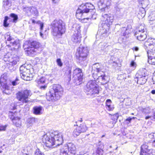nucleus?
<instances>
[{
    "label": "nucleus",
    "instance_id": "f257e3e1",
    "mask_svg": "<svg viewBox=\"0 0 155 155\" xmlns=\"http://www.w3.org/2000/svg\"><path fill=\"white\" fill-rule=\"evenodd\" d=\"M42 141L45 146L51 148L61 144L63 141L62 134L54 132L51 135L49 133L44 135L42 138Z\"/></svg>",
    "mask_w": 155,
    "mask_h": 155
},
{
    "label": "nucleus",
    "instance_id": "f03ea898",
    "mask_svg": "<svg viewBox=\"0 0 155 155\" xmlns=\"http://www.w3.org/2000/svg\"><path fill=\"white\" fill-rule=\"evenodd\" d=\"M107 8H101V18L102 23L99 31V34L101 35H106L109 27L113 21L114 17L109 13L107 11Z\"/></svg>",
    "mask_w": 155,
    "mask_h": 155
},
{
    "label": "nucleus",
    "instance_id": "7ed1b4c3",
    "mask_svg": "<svg viewBox=\"0 0 155 155\" xmlns=\"http://www.w3.org/2000/svg\"><path fill=\"white\" fill-rule=\"evenodd\" d=\"M104 71V66L101 64L96 63L93 65L92 73L93 78L97 82L103 85L107 82L106 80L107 77Z\"/></svg>",
    "mask_w": 155,
    "mask_h": 155
},
{
    "label": "nucleus",
    "instance_id": "20e7f679",
    "mask_svg": "<svg viewBox=\"0 0 155 155\" xmlns=\"http://www.w3.org/2000/svg\"><path fill=\"white\" fill-rule=\"evenodd\" d=\"M95 9L94 6L91 3H87L81 4L76 12V16L77 18L80 19L83 17L94 15Z\"/></svg>",
    "mask_w": 155,
    "mask_h": 155
},
{
    "label": "nucleus",
    "instance_id": "39448f33",
    "mask_svg": "<svg viewBox=\"0 0 155 155\" xmlns=\"http://www.w3.org/2000/svg\"><path fill=\"white\" fill-rule=\"evenodd\" d=\"M63 93V89L59 84H54L46 97L48 101H56L59 99Z\"/></svg>",
    "mask_w": 155,
    "mask_h": 155
},
{
    "label": "nucleus",
    "instance_id": "423d86ee",
    "mask_svg": "<svg viewBox=\"0 0 155 155\" xmlns=\"http://www.w3.org/2000/svg\"><path fill=\"white\" fill-rule=\"evenodd\" d=\"M52 32L54 36L61 35L65 31V24L61 20H55L51 24Z\"/></svg>",
    "mask_w": 155,
    "mask_h": 155
},
{
    "label": "nucleus",
    "instance_id": "0eeeda50",
    "mask_svg": "<svg viewBox=\"0 0 155 155\" xmlns=\"http://www.w3.org/2000/svg\"><path fill=\"white\" fill-rule=\"evenodd\" d=\"M23 47L27 54L32 56L34 54L35 52V49H40L41 50L43 47L40 43L36 41L26 42L24 44Z\"/></svg>",
    "mask_w": 155,
    "mask_h": 155
},
{
    "label": "nucleus",
    "instance_id": "6e6552de",
    "mask_svg": "<svg viewBox=\"0 0 155 155\" xmlns=\"http://www.w3.org/2000/svg\"><path fill=\"white\" fill-rule=\"evenodd\" d=\"M88 51L86 47L81 45L77 50L76 55L78 62L81 64H84L86 59Z\"/></svg>",
    "mask_w": 155,
    "mask_h": 155
},
{
    "label": "nucleus",
    "instance_id": "1a4fd4ad",
    "mask_svg": "<svg viewBox=\"0 0 155 155\" xmlns=\"http://www.w3.org/2000/svg\"><path fill=\"white\" fill-rule=\"evenodd\" d=\"M95 82V80H90L87 84L86 90L87 92V94L91 95V97H94L95 94H98L99 92L98 85Z\"/></svg>",
    "mask_w": 155,
    "mask_h": 155
},
{
    "label": "nucleus",
    "instance_id": "9d476101",
    "mask_svg": "<svg viewBox=\"0 0 155 155\" xmlns=\"http://www.w3.org/2000/svg\"><path fill=\"white\" fill-rule=\"evenodd\" d=\"M76 147L74 143H69L63 146L60 150L61 155H74Z\"/></svg>",
    "mask_w": 155,
    "mask_h": 155
},
{
    "label": "nucleus",
    "instance_id": "9b49d317",
    "mask_svg": "<svg viewBox=\"0 0 155 155\" xmlns=\"http://www.w3.org/2000/svg\"><path fill=\"white\" fill-rule=\"evenodd\" d=\"M80 26L78 24L74 25L72 26V31L74 34L71 38V41L75 44H78L81 42Z\"/></svg>",
    "mask_w": 155,
    "mask_h": 155
},
{
    "label": "nucleus",
    "instance_id": "f8f14e48",
    "mask_svg": "<svg viewBox=\"0 0 155 155\" xmlns=\"http://www.w3.org/2000/svg\"><path fill=\"white\" fill-rule=\"evenodd\" d=\"M145 72L146 70L144 69H140L137 72L134 80L138 84L142 85L146 82L147 77Z\"/></svg>",
    "mask_w": 155,
    "mask_h": 155
},
{
    "label": "nucleus",
    "instance_id": "ddd939ff",
    "mask_svg": "<svg viewBox=\"0 0 155 155\" xmlns=\"http://www.w3.org/2000/svg\"><path fill=\"white\" fill-rule=\"evenodd\" d=\"M147 31L143 24L140 25L135 33V36L139 41H144L147 38Z\"/></svg>",
    "mask_w": 155,
    "mask_h": 155
},
{
    "label": "nucleus",
    "instance_id": "4468645a",
    "mask_svg": "<svg viewBox=\"0 0 155 155\" xmlns=\"http://www.w3.org/2000/svg\"><path fill=\"white\" fill-rule=\"evenodd\" d=\"M12 107V109L9 111V117L14 125L17 127H20L21 126V123L20 118L16 116V112L15 110L16 109V107Z\"/></svg>",
    "mask_w": 155,
    "mask_h": 155
},
{
    "label": "nucleus",
    "instance_id": "2eb2a0df",
    "mask_svg": "<svg viewBox=\"0 0 155 155\" xmlns=\"http://www.w3.org/2000/svg\"><path fill=\"white\" fill-rule=\"evenodd\" d=\"M82 121V118H81L79 120L75 122L76 125L77 126L78 125L79 126L76 129H74L73 131V135L75 137L79 135L80 134L85 132L87 130V127L85 124H79V123L81 122ZM74 125L75 126L76 125L74 124Z\"/></svg>",
    "mask_w": 155,
    "mask_h": 155
},
{
    "label": "nucleus",
    "instance_id": "dca6fc26",
    "mask_svg": "<svg viewBox=\"0 0 155 155\" xmlns=\"http://www.w3.org/2000/svg\"><path fill=\"white\" fill-rule=\"evenodd\" d=\"M20 76L22 79L26 81H30L32 79V75L30 74V70L25 65L20 67Z\"/></svg>",
    "mask_w": 155,
    "mask_h": 155
},
{
    "label": "nucleus",
    "instance_id": "f3484780",
    "mask_svg": "<svg viewBox=\"0 0 155 155\" xmlns=\"http://www.w3.org/2000/svg\"><path fill=\"white\" fill-rule=\"evenodd\" d=\"M31 91L29 90H26L21 92H19L16 94V97L18 100L23 103H26L28 101V96L31 95Z\"/></svg>",
    "mask_w": 155,
    "mask_h": 155
},
{
    "label": "nucleus",
    "instance_id": "a211bd4d",
    "mask_svg": "<svg viewBox=\"0 0 155 155\" xmlns=\"http://www.w3.org/2000/svg\"><path fill=\"white\" fill-rule=\"evenodd\" d=\"M140 155H154L153 150L149 148L148 143H145L141 147Z\"/></svg>",
    "mask_w": 155,
    "mask_h": 155
},
{
    "label": "nucleus",
    "instance_id": "6ab92c4d",
    "mask_svg": "<svg viewBox=\"0 0 155 155\" xmlns=\"http://www.w3.org/2000/svg\"><path fill=\"white\" fill-rule=\"evenodd\" d=\"M35 82L38 84V86L41 89L45 90L47 87V81L46 78L42 77L40 78H37Z\"/></svg>",
    "mask_w": 155,
    "mask_h": 155
},
{
    "label": "nucleus",
    "instance_id": "aec40b11",
    "mask_svg": "<svg viewBox=\"0 0 155 155\" xmlns=\"http://www.w3.org/2000/svg\"><path fill=\"white\" fill-rule=\"evenodd\" d=\"M0 83L1 86L4 89L3 91V92L6 94H8L9 92V87L7 85L5 79L2 75L0 79Z\"/></svg>",
    "mask_w": 155,
    "mask_h": 155
},
{
    "label": "nucleus",
    "instance_id": "412c9836",
    "mask_svg": "<svg viewBox=\"0 0 155 155\" xmlns=\"http://www.w3.org/2000/svg\"><path fill=\"white\" fill-rule=\"evenodd\" d=\"M145 46L150 50L155 51V39H148L145 43Z\"/></svg>",
    "mask_w": 155,
    "mask_h": 155
},
{
    "label": "nucleus",
    "instance_id": "4be33fe9",
    "mask_svg": "<svg viewBox=\"0 0 155 155\" xmlns=\"http://www.w3.org/2000/svg\"><path fill=\"white\" fill-rule=\"evenodd\" d=\"M111 4V0H100L98 3L99 8H107L106 11L108 9V7Z\"/></svg>",
    "mask_w": 155,
    "mask_h": 155
},
{
    "label": "nucleus",
    "instance_id": "5701e85b",
    "mask_svg": "<svg viewBox=\"0 0 155 155\" xmlns=\"http://www.w3.org/2000/svg\"><path fill=\"white\" fill-rule=\"evenodd\" d=\"M25 11L28 14V15L30 16L34 15V16H37L38 12L36 8L34 7H27L25 8Z\"/></svg>",
    "mask_w": 155,
    "mask_h": 155
},
{
    "label": "nucleus",
    "instance_id": "b1692460",
    "mask_svg": "<svg viewBox=\"0 0 155 155\" xmlns=\"http://www.w3.org/2000/svg\"><path fill=\"white\" fill-rule=\"evenodd\" d=\"M98 146L96 151L94 153L93 155H105L103 150L104 148V145L101 142L98 143Z\"/></svg>",
    "mask_w": 155,
    "mask_h": 155
},
{
    "label": "nucleus",
    "instance_id": "393cba45",
    "mask_svg": "<svg viewBox=\"0 0 155 155\" xmlns=\"http://www.w3.org/2000/svg\"><path fill=\"white\" fill-rule=\"evenodd\" d=\"M38 121L39 119L38 118L28 117L26 120L27 126L28 127L31 126L34 123L38 122Z\"/></svg>",
    "mask_w": 155,
    "mask_h": 155
},
{
    "label": "nucleus",
    "instance_id": "a878e982",
    "mask_svg": "<svg viewBox=\"0 0 155 155\" xmlns=\"http://www.w3.org/2000/svg\"><path fill=\"white\" fill-rule=\"evenodd\" d=\"M121 33V35L127 38L129 37L128 35L130 33L129 30L126 27H122L120 29L119 31Z\"/></svg>",
    "mask_w": 155,
    "mask_h": 155
},
{
    "label": "nucleus",
    "instance_id": "bb28decb",
    "mask_svg": "<svg viewBox=\"0 0 155 155\" xmlns=\"http://www.w3.org/2000/svg\"><path fill=\"white\" fill-rule=\"evenodd\" d=\"M33 113L35 115H39L41 114L43 110L42 107H33Z\"/></svg>",
    "mask_w": 155,
    "mask_h": 155
},
{
    "label": "nucleus",
    "instance_id": "cd10ccee",
    "mask_svg": "<svg viewBox=\"0 0 155 155\" xmlns=\"http://www.w3.org/2000/svg\"><path fill=\"white\" fill-rule=\"evenodd\" d=\"M11 58V59H9V61H10V62L12 63V64L13 65L16 64L17 62L19 61V57L16 55Z\"/></svg>",
    "mask_w": 155,
    "mask_h": 155
},
{
    "label": "nucleus",
    "instance_id": "c85d7f7f",
    "mask_svg": "<svg viewBox=\"0 0 155 155\" xmlns=\"http://www.w3.org/2000/svg\"><path fill=\"white\" fill-rule=\"evenodd\" d=\"M148 51L147 52L148 57L155 58V51H152L147 48Z\"/></svg>",
    "mask_w": 155,
    "mask_h": 155
},
{
    "label": "nucleus",
    "instance_id": "c756f323",
    "mask_svg": "<svg viewBox=\"0 0 155 155\" xmlns=\"http://www.w3.org/2000/svg\"><path fill=\"white\" fill-rule=\"evenodd\" d=\"M116 10L117 13L118 15V17L120 18L121 17H122L124 15L123 13L124 11L122 9H120L119 8H116Z\"/></svg>",
    "mask_w": 155,
    "mask_h": 155
},
{
    "label": "nucleus",
    "instance_id": "7c9ffc66",
    "mask_svg": "<svg viewBox=\"0 0 155 155\" xmlns=\"http://www.w3.org/2000/svg\"><path fill=\"white\" fill-rule=\"evenodd\" d=\"M75 78H76L78 80V81H79L80 83L82 82V80L83 78V74L82 72H81L80 73L77 74L76 76L74 77Z\"/></svg>",
    "mask_w": 155,
    "mask_h": 155
},
{
    "label": "nucleus",
    "instance_id": "2f4dec72",
    "mask_svg": "<svg viewBox=\"0 0 155 155\" xmlns=\"http://www.w3.org/2000/svg\"><path fill=\"white\" fill-rule=\"evenodd\" d=\"M109 115L111 116V119L115 122L117 121V120L119 117V115L118 113H117L115 114H114L112 115L109 114Z\"/></svg>",
    "mask_w": 155,
    "mask_h": 155
},
{
    "label": "nucleus",
    "instance_id": "473e14b6",
    "mask_svg": "<svg viewBox=\"0 0 155 155\" xmlns=\"http://www.w3.org/2000/svg\"><path fill=\"white\" fill-rule=\"evenodd\" d=\"M83 17L82 18H81H81V22L82 23H86L87 22V21L89 19H91V18H92L93 19H95V18H94V16H88V17L86 18H83Z\"/></svg>",
    "mask_w": 155,
    "mask_h": 155
},
{
    "label": "nucleus",
    "instance_id": "72a5a7b5",
    "mask_svg": "<svg viewBox=\"0 0 155 155\" xmlns=\"http://www.w3.org/2000/svg\"><path fill=\"white\" fill-rule=\"evenodd\" d=\"M10 16L11 18H12V22H13L16 23L18 18V16L17 15L14 13H11Z\"/></svg>",
    "mask_w": 155,
    "mask_h": 155
},
{
    "label": "nucleus",
    "instance_id": "f704fd0d",
    "mask_svg": "<svg viewBox=\"0 0 155 155\" xmlns=\"http://www.w3.org/2000/svg\"><path fill=\"white\" fill-rule=\"evenodd\" d=\"M3 5L5 8H8L11 5V3L8 0L3 1Z\"/></svg>",
    "mask_w": 155,
    "mask_h": 155
},
{
    "label": "nucleus",
    "instance_id": "c9c22d12",
    "mask_svg": "<svg viewBox=\"0 0 155 155\" xmlns=\"http://www.w3.org/2000/svg\"><path fill=\"white\" fill-rule=\"evenodd\" d=\"M151 16V19L152 20L150 21V25H153V26H152V27H153V28H155V12L153 16H152L150 15Z\"/></svg>",
    "mask_w": 155,
    "mask_h": 155
},
{
    "label": "nucleus",
    "instance_id": "e433bc0d",
    "mask_svg": "<svg viewBox=\"0 0 155 155\" xmlns=\"http://www.w3.org/2000/svg\"><path fill=\"white\" fill-rule=\"evenodd\" d=\"M149 3V0H142L141 4L142 7L146 8Z\"/></svg>",
    "mask_w": 155,
    "mask_h": 155
},
{
    "label": "nucleus",
    "instance_id": "4c0bfd02",
    "mask_svg": "<svg viewBox=\"0 0 155 155\" xmlns=\"http://www.w3.org/2000/svg\"><path fill=\"white\" fill-rule=\"evenodd\" d=\"M148 62L150 64L155 65V58L148 57Z\"/></svg>",
    "mask_w": 155,
    "mask_h": 155
},
{
    "label": "nucleus",
    "instance_id": "58836bf2",
    "mask_svg": "<svg viewBox=\"0 0 155 155\" xmlns=\"http://www.w3.org/2000/svg\"><path fill=\"white\" fill-rule=\"evenodd\" d=\"M5 38L6 40L8 41H12L14 40L13 38L10 35L9 33H8L5 35Z\"/></svg>",
    "mask_w": 155,
    "mask_h": 155
},
{
    "label": "nucleus",
    "instance_id": "ea45409f",
    "mask_svg": "<svg viewBox=\"0 0 155 155\" xmlns=\"http://www.w3.org/2000/svg\"><path fill=\"white\" fill-rule=\"evenodd\" d=\"M82 72L81 70L79 68H76L73 72L74 77H75L77 74L80 73Z\"/></svg>",
    "mask_w": 155,
    "mask_h": 155
},
{
    "label": "nucleus",
    "instance_id": "a19ab883",
    "mask_svg": "<svg viewBox=\"0 0 155 155\" xmlns=\"http://www.w3.org/2000/svg\"><path fill=\"white\" fill-rule=\"evenodd\" d=\"M145 8L143 7H142L140 8L139 10L140 14L141 13L142 16H144L145 15L146 11L145 9Z\"/></svg>",
    "mask_w": 155,
    "mask_h": 155
},
{
    "label": "nucleus",
    "instance_id": "79ce46f5",
    "mask_svg": "<svg viewBox=\"0 0 155 155\" xmlns=\"http://www.w3.org/2000/svg\"><path fill=\"white\" fill-rule=\"evenodd\" d=\"M8 19L9 18L7 16H5L4 20L3 25L5 27H7L8 25L9 24L7 22V21Z\"/></svg>",
    "mask_w": 155,
    "mask_h": 155
},
{
    "label": "nucleus",
    "instance_id": "37998d69",
    "mask_svg": "<svg viewBox=\"0 0 155 155\" xmlns=\"http://www.w3.org/2000/svg\"><path fill=\"white\" fill-rule=\"evenodd\" d=\"M34 155H44L38 149H36Z\"/></svg>",
    "mask_w": 155,
    "mask_h": 155
},
{
    "label": "nucleus",
    "instance_id": "c03bdc74",
    "mask_svg": "<svg viewBox=\"0 0 155 155\" xmlns=\"http://www.w3.org/2000/svg\"><path fill=\"white\" fill-rule=\"evenodd\" d=\"M10 44L11 46L12 45L13 46H14L15 45V46H17L19 43L18 41V40H15L14 41V40L13 41H12L11 42Z\"/></svg>",
    "mask_w": 155,
    "mask_h": 155
},
{
    "label": "nucleus",
    "instance_id": "a18cd8bd",
    "mask_svg": "<svg viewBox=\"0 0 155 155\" xmlns=\"http://www.w3.org/2000/svg\"><path fill=\"white\" fill-rule=\"evenodd\" d=\"M101 46L102 47H101V50H104L107 48H108L109 47H110L108 45H107V44L105 43H103V44Z\"/></svg>",
    "mask_w": 155,
    "mask_h": 155
},
{
    "label": "nucleus",
    "instance_id": "49530a36",
    "mask_svg": "<svg viewBox=\"0 0 155 155\" xmlns=\"http://www.w3.org/2000/svg\"><path fill=\"white\" fill-rule=\"evenodd\" d=\"M149 107H146V108L143 109V112H144L146 114H148L150 113L151 111L149 110Z\"/></svg>",
    "mask_w": 155,
    "mask_h": 155
},
{
    "label": "nucleus",
    "instance_id": "de8ad7c7",
    "mask_svg": "<svg viewBox=\"0 0 155 155\" xmlns=\"http://www.w3.org/2000/svg\"><path fill=\"white\" fill-rule=\"evenodd\" d=\"M111 101L110 99H107L106 102V105L107 107H110Z\"/></svg>",
    "mask_w": 155,
    "mask_h": 155
},
{
    "label": "nucleus",
    "instance_id": "09e8293b",
    "mask_svg": "<svg viewBox=\"0 0 155 155\" xmlns=\"http://www.w3.org/2000/svg\"><path fill=\"white\" fill-rule=\"evenodd\" d=\"M57 62L58 64L60 66H61L62 65V63L61 62V60L60 59H58L56 61Z\"/></svg>",
    "mask_w": 155,
    "mask_h": 155
},
{
    "label": "nucleus",
    "instance_id": "8fccbe9b",
    "mask_svg": "<svg viewBox=\"0 0 155 155\" xmlns=\"http://www.w3.org/2000/svg\"><path fill=\"white\" fill-rule=\"evenodd\" d=\"M105 110L109 111H112L114 109V107H105Z\"/></svg>",
    "mask_w": 155,
    "mask_h": 155
},
{
    "label": "nucleus",
    "instance_id": "3c124183",
    "mask_svg": "<svg viewBox=\"0 0 155 155\" xmlns=\"http://www.w3.org/2000/svg\"><path fill=\"white\" fill-rule=\"evenodd\" d=\"M18 78H16L15 81H12V84L13 86H15V85H16L18 83Z\"/></svg>",
    "mask_w": 155,
    "mask_h": 155
},
{
    "label": "nucleus",
    "instance_id": "603ef678",
    "mask_svg": "<svg viewBox=\"0 0 155 155\" xmlns=\"http://www.w3.org/2000/svg\"><path fill=\"white\" fill-rule=\"evenodd\" d=\"M6 127V126H0V131L5 130Z\"/></svg>",
    "mask_w": 155,
    "mask_h": 155
},
{
    "label": "nucleus",
    "instance_id": "864d4df0",
    "mask_svg": "<svg viewBox=\"0 0 155 155\" xmlns=\"http://www.w3.org/2000/svg\"><path fill=\"white\" fill-rule=\"evenodd\" d=\"M130 65V66L131 67H136V63L133 61L131 62Z\"/></svg>",
    "mask_w": 155,
    "mask_h": 155
},
{
    "label": "nucleus",
    "instance_id": "5fc2aeb1",
    "mask_svg": "<svg viewBox=\"0 0 155 155\" xmlns=\"http://www.w3.org/2000/svg\"><path fill=\"white\" fill-rule=\"evenodd\" d=\"M132 120V118L130 117H129L127 119H126V121H128V122H127V124H128L130 123V122L131 120Z\"/></svg>",
    "mask_w": 155,
    "mask_h": 155
},
{
    "label": "nucleus",
    "instance_id": "6e6d98bb",
    "mask_svg": "<svg viewBox=\"0 0 155 155\" xmlns=\"http://www.w3.org/2000/svg\"><path fill=\"white\" fill-rule=\"evenodd\" d=\"M154 133H152L151 134H150L149 135V137L151 138H153L154 137V135H153Z\"/></svg>",
    "mask_w": 155,
    "mask_h": 155
},
{
    "label": "nucleus",
    "instance_id": "4d7b16f0",
    "mask_svg": "<svg viewBox=\"0 0 155 155\" xmlns=\"http://www.w3.org/2000/svg\"><path fill=\"white\" fill-rule=\"evenodd\" d=\"M132 49L133 50H134L136 51H137L139 50V48L138 47H133Z\"/></svg>",
    "mask_w": 155,
    "mask_h": 155
},
{
    "label": "nucleus",
    "instance_id": "13d9d810",
    "mask_svg": "<svg viewBox=\"0 0 155 155\" xmlns=\"http://www.w3.org/2000/svg\"><path fill=\"white\" fill-rule=\"evenodd\" d=\"M40 26L41 30H42L44 26V24L42 22L40 25Z\"/></svg>",
    "mask_w": 155,
    "mask_h": 155
},
{
    "label": "nucleus",
    "instance_id": "bf43d9fd",
    "mask_svg": "<svg viewBox=\"0 0 155 155\" xmlns=\"http://www.w3.org/2000/svg\"><path fill=\"white\" fill-rule=\"evenodd\" d=\"M52 1L53 3L56 4L58 3L60 1V0H52Z\"/></svg>",
    "mask_w": 155,
    "mask_h": 155
},
{
    "label": "nucleus",
    "instance_id": "052dcab7",
    "mask_svg": "<svg viewBox=\"0 0 155 155\" xmlns=\"http://www.w3.org/2000/svg\"><path fill=\"white\" fill-rule=\"evenodd\" d=\"M42 23L40 21H38L36 22V23L38 25H40Z\"/></svg>",
    "mask_w": 155,
    "mask_h": 155
},
{
    "label": "nucleus",
    "instance_id": "680f3d73",
    "mask_svg": "<svg viewBox=\"0 0 155 155\" xmlns=\"http://www.w3.org/2000/svg\"><path fill=\"white\" fill-rule=\"evenodd\" d=\"M151 93L153 94H155V90H152L151 91Z\"/></svg>",
    "mask_w": 155,
    "mask_h": 155
},
{
    "label": "nucleus",
    "instance_id": "e2e57ef3",
    "mask_svg": "<svg viewBox=\"0 0 155 155\" xmlns=\"http://www.w3.org/2000/svg\"><path fill=\"white\" fill-rule=\"evenodd\" d=\"M31 21H32V23H33V24H35L36 22V21L34 20H32Z\"/></svg>",
    "mask_w": 155,
    "mask_h": 155
},
{
    "label": "nucleus",
    "instance_id": "0e129e2a",
    "mask_svg": "<svg viewBox=\"0 0 155 155\" xmlns=\"http://www.w3.org/2000/svg\"><path fill=\"white\" fill-rule=\"evenodd\" d=\"M153 146L155 147V139L153 141Z\"/></svg>",
    "mask_w": 155,
    "mask_h": 155
},
{
    "label": "nucleus",
    "instance_id": "69168bd1",
    "mask_svg": "<svg viewBox=\"0 0 155 155\" xmlns=\"http://www.w3.org/2000/svg\"><path fill=\"white\" fill-rule=\"evenodd\" d=\"M5 145L4 144H3V146H2L0 147H1V148H2V149L3 150V147H4V148H5Z\"/></svg>",
    "mask_w": 155,
    "mask_h": 155
},
{
    "label": "nucleus",
    "instance_id": "338daca9",
    "mask_svg": "<svg viewBox=\"0 0 155 155\" xmlns=\"http://www.w3.org/2000/svg\"><path fill=\"white\" fill-rule=\"evenodd\" d=\"M40 35L42 37V35H43V34H42L41 32L40 33Z\"/></svg>",
    "mask_w": 155,
    "mask_h": 155
},
{
    "label": "nucleus",
    "instance_id": "774afa93",
    "mask_svg": "<svg viewBox=\"0 0 155 155\" xmlns=\"http://www.w3.org/2000/svg\"><path fill=\"white\" fill-rule=\"evenodd\" d=\"M153 118L154 119H155V112H154V115H153Z\"/></svg>",
    "mask_w": 155,
    "mask_h": 155
}]
</instances>
